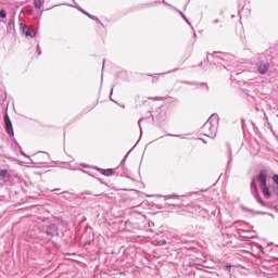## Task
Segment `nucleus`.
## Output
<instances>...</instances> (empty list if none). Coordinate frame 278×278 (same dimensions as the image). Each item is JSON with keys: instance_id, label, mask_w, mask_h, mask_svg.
<instances>
[{"instance_id": "f257e3e1", "label": "nucleus", "mask_w": 278, "mask_h": 278, "mask_svg": "<svg viewBox=\"0 0 278 278\" xmlns=\"http://www.w3.org/2000/svg\"><path fill=\"white\" fill-rule=\"evenodd\" d=\"M271 179L275 186L271 187L270 191V187H268V174H266L265 169L260 170L257 175V181L260 184L261 191L266 199H270L273 194H276V197H278V174H274L271 176Z\"/></svg>"}, {"instance_id": "f03ea898", "label": "nucleus", "mask_w": 278, "mask_h": 278, "mask_svg": "<svg viewBox=\"0 0 278 278\" xmlns=\"http://www.w3.org/2000/svg\"><path fill=\"white\" fill-rule=\"evenodd\" d=\"M218 114H212L211 117L205 122V124L200 128V134L214 140V138H216V135L218 134Z\"/></svg>"}, {"instance_id": "7ed1b4c3", "label": "nucleus", "mask_w": 278, "mask_h": 278, "mask_svg": "<svg viewBox=\"0 0 278 278\" xmlns=\"http://www.w3.org/2000/svg\"><path fill=\"white\" fill-rule=\"evenodd\" d=\"M210 56L213 58V64H219L220 66L225 67L226 71H230L231 73V62L236 59L233 54L223 53V52H214V54L207 55V61L210 62Z\"/></svg>"}, {"instance_id": "20e7f679", "label": "nucleus", "mask_w": 278, "mask_h": 278, "mask_svg": "<svg viewBox=\"0 0 278 278\" xmlns=\"http://www.w3.org/2000/svg\"><path fill=\"white\" fill-rule=\"evenodd\" d=\"M270 64H273L271 55H262L258 62L255 63L256 71L258 75H266L270 70Z\"/></svg>"}, {"instance_id": "39448f33", "label": "nucleus", "mask_w": 278, "mask_h": 278, "mask_svg": "<svg viewBox=\"0 0 278 278\" xmlns=\"http://www.w3.org/2000/svg\"><path fill=\"white\" fill-rule=\"evenodd\" d=\"M136 148L132 147L124 156V159L122 160L119 166H117L115 168V175H117L118 177H129V169L127 168V166H125V163L127 162V157H129V153H131V151H134V149Z\"/></svg>"}, {"instance_id": "423d86ee", "label": "nucleus", "mask_w": 278, "mask_h": 278, "mask_svg": "<svg viewBox=\"0 0 278 278\" xmlns=\"http://www.w3.org/2000/svg\"><path fill=\"white\" fill-rule=\"evenodd\" d=\"M250 190L257 203H260L263 207H270V202L262 200V195H260V190L257 189V182L255 181V178H252L250 182Z\"/></svg>"}, {"instance_id": "0eeeda50", "label": "nucleus", "mask_w": 278, "mask_h": 278, "mask_svg": "<svg viewBox=\"0 0 278 278\" xmlns=\"http://www.w3.org/2000/svg\"><path fill=\"white\" fill-rule=\"evenodd\" d=\"M20 29L22 34H25L27 38H36L38 30L34 27H28L25 23H20Z\"/></svg>"}, {"instance_id": "6e6552de", "label": "nucleus", "mask_w": 278, "mask_h": 278, "mask_svg": "<svg viewBox=\"0 0 278 278\" xmlns=\"http://www.w3.org/2000/svg\"><path fill=\"white\" fill-rule=\"evenodd\" d=\"M59 225H60V222L59 223H50L46 227L47 236H51L52 238H54V236H60Z\"/></svg>"}, {"instance_id": "1a4fd4ad", "label": "nucleus", "mask_w": 278, "mask_h": 278, "mask_svg": "<svg viewBox=\"0 0 278 278\" xmlns=\"http://www.w3.org/2000/svg\"><path fill=\"white\" fill-rule=\"evenodd\" d=\"M4 129L9 136L14 137V126L12 125V119L8 113L4 114Z\"/></svg>"}, {"instance_id": "9d476101", "label": "nucleus", "mask_w": 278, "mask_h": 278, "mask_svg": "<svg viewBox=\"0 0 278 278\" xmlns=\"http://www.w3.org/2000/svg\"><path fill=\"white\" fill-rule=\"evenodd\" d=\"M96 170H99V173H101V175H104L105 177H112V175H116V169L115 168H100V167H96Z\"/></svg>"}, {"instance_id": "9b49d317", "label": "nucleus", "mask_w": 278, "mask_h": 278, "mask_svg": "<svg viewBox=\"0 0 278 278\" xmlns=\"http://www.w3.org/2000/svg\"><path fill=\"white\" fill-rule=\"evenodd\" d=\"M227 147V153H228V164H227V169L231 168V162H233V155L231 152V144L226 143Z\"/></svg>"}, {"instance_id": "f8f14e48", "label": "nucleus", "mask_w": 278, "mask_h": 278, "mask_svg": "<svg viewBox=\"0 0 278 278\" xmlns=\"http://www.w3.org/2000/svg\"><path fill=\"white\" fill-rule=\"evenodd\" d=\"M15 21H16V13H13L12 16H10V20L7 26V31H12V29H14Z\"/></svg>"}, {"instance_id": "ddd939ff", "label": "nucleus", "mask_w": 278, "mask_h": 278, "mask_svg": "<svg viewBox=\"0 0 278 278\" xmlns=\"http://www.w3.org/2000/svg\"><path fill=\"white\" fill-rule=\"evenodd\" d=\"M160 3H162V1H153V2H149V3H143L139 5V10H146L147 8H155V5H160Z\"/></svg>"}, {"instance_id": "4468645a", "label": "nucleus", "mask_w": 278, "mask_h": 278, "mask_svg": "<svg viewBox=\"0 0 278 278\" xmlns=\"http://www.w3.org/2000/svg\"><path fill=\"white\" fill-rule=\"evenodd\" d=\"M0 179L2 181H8L10 179V172L8 169H0Z\"/></svg>"}, {"instance_id": "2eb2a0df", "label": "nucleus", "mask_w": 278, "mask_h": 278, "mask_svg": "<svg viewBox=\"0 0 278 278\" xmlns=\"http://www.w3.org/2000/svg\"><path fill=\"white\" fill-rule=\"evenodd\" d=\"M162 3L164 5H167V8H172L173 10H175L176 12H178L179 16H181V18L186 20V14H184V12H181L180 10L176 9L175 7H173L172 4L167 3L166 0H163Z\"/></svg>"}, {"instance_id": "dca6fc26", "label": "nucleus", "mask_w": 278, "mask_h": 278, "mask_svg": "<svg viewBox=\"0 0 278 278\" xmlns=\"http://www.w3.org/2000/svg\"><path fill=\"white\" fill-rule=\"evenodd\" d=\"M248 212H250L251 214H260V215H263V216H274L273 214L268 213V212H264V211H254V210H251V208H245Z\"/></svg>"}, {"instance_id": "f3484780", "label": "nucleus", "mask_w": 278, "mask_h": 278, "mask_svg": "<svg viewBox=\"0 0 278 278\" xmlns=\"http://www.w3.org/2000/svg\"><path fill=\"white\" fill-rule=\"evenodd\" d=\"M261 114H263L264 116L263 121H265L266 127H273V125H270V122H268V116L266 115V112H264V110H261Z\"/></svg>"}, {"instance_id": "a211bd4d", "label": "nucleus", "mask_w": 278, "mask_h": 278, "mask_svg": "<svg viewBox=\"0 0 278 278\" xmlns=\"http://www.w3.org/2000/svg\"><path fill=\"white\" fill-rule=\"evenodd\" d=\"M34 7L36 10H40L42 8V0H34Z\"/></svg>"}, {"instance_id": "6ab92c4d", "label": "nucleus", "mask_w": 278, "mask_h": 278, "mask_svg": "<svg viewBox=\"0 0 278 278\" xmlns=\"http://www.w3.org/2000/svg\"><path fill=\"white\" fill-rule=\"evenodd\" d=\"M181 84H186L187 86H199V83L197 81L182 80Z\"/></svg>"}, {"instance_id": "aec40b11", "label": "nucleus", "mask_w": 278, "mask_h": 278, "mask_svg": "<svg viewBox=\"0 0 278 278\" xmlns=\"http://www.w3.org/2000/svg\"><path fill=\"white\" fill-rule=\"evenodd\" d=\"M0 18H8V12L5 11V9L0 10Z\"/></svg>"}, {"instance_id": "412c9836", "label": "nucleus", "mask_w": 278, "mask_h": 278, "mask_svg": "<svg viewBox=\"0 0 278 278\" xmlns=\"http://www.w3.org/2000/svg\"><path fill=\"white\" fill-rule=\"evenodd\" d=\"M89 18H91V21H96L97 23H99L102 27H105L103 25V23H101V21H99V17L94 16V15H89Z\"/></svg>"}, {"instance_id": "4be33fe9", "label": "nucleus", "mask_w": 278, "mask_h": 278, "mask_svg": "<svg viewBox=\"0 0 278 278\" xmlns=\"http://www.w3.org/2000/svg\"><path fill=\"white\" fill-rule=\"evenodd\" d=\"M74 4H67L64 3V5H70V8H75L77 10V8H79V4H77V2L75 0H72Z\"/></svg>"}, {"instance_id": "5701e85b", "label": "nucleus", "mask_w": 278, "mask_h": 278, "mask_svg": "<svg viewBox=\"0 0 278 278\" xmlns=\"http://www.w3.org/2000/svg\"><path fill=\"white\" fill-rule=\"evenodd\" d=\"M201 216H203V218H205L206 216H208L210 212L207 210H201L200 212Z\"/></svg>"}, {"instance_id": "b1692460", "label": "nucleus", "mask_w": 278, "mask_h": 278, "mask_svg": "<svg viewBox=\"0 0 278 278\" xmlns=\"http://www.w3.org/2000/svg\"><path fill=\"white\" fill-rule=\"evenodd\" d=\"M16 146H17L18 149H20L21 155H24V157H27V154L24 153L23 148L21 147V144H18V142H16Z\"/></svg>"}, {"instance_id": "393cba45", "label": "nucleus", "mask_w": 278, "mask_h": 278, "mask_svg": "<svg viewBox=\"0 0 278 278\" xmlns=\"http://www.w3.org/2000/svg\"><path fill=\"white\" fill-rule=\"evenodd\" d=\"M165 199H166V200H168V199H179V195H177V194H170V195H166Z\"/></svg>"}, {"instance_id": "a878e982", "label": "nucleus", "mask_w": 278, "mask_h": 278, "mask_svg": "<svg viewBox=\"0 0 278 278\" xmlns=\"http://www.w3.org/2000/svg\"><path fill=\"white\" fill-rule=\"evenodd\" d=\"M78 12H81V14H88V11L81 9V7H76Z\"/></svg>"}, {"instance_id": "bb28decb", "label": "nucleus", "mask_w": 278, "mask_h": 278, "mask_svg": "<svg viewBox=\"0 0 278 278\" xmlns=\"http://www.w3.org/2000/svg\"><path fill=\"white\" fill-rule=\"evenodd\" d=\"M83 173H86V175H89L90 177H94V175L92 174L91 170H85V169H81Z\"/></svg>"}, {"instance_id": "cd10ccee", "label": "nucleus", "mask_w": 278, "mask_h": 278, "mask_svg": "<svg viewBox=\"0 0 278 278\" xmlns=\"http://www.w3.org/2000/svg\"><path fill=\"white\" fill-rule=\"evenodd\" d=\"M175 71H177V68L170 70V71L165 72V73H160L159 75H168L169 73H175Z\"/></svg>"}, {"instance_id": "c85d7f7f", "label": "nucleus", "mask_w": 278, "mask_h": 278, "mask_svg": "<svg viewBox=\"0 0 278 278\" xmlns=\"http://www.w3.org/2000/svg\"><path fill=\"white\" fill-rule=\"evenodd\" d=\"M152 99L153 101H164V98L162 97H154V98H149Z\"/></svg>"}, {"instance_id": "c756f323", "label": "nucleus", "mask_w": 278, "mask_h": 278, "mask_svg": "<svg viewBox=\"0 0 278 278\" xmlns=\"http://www.w3.org/2000/svg\"><path fill=\"white\" fill-rule=\"evenodd\" d=\"M170 138H182V135H173V134H167Z\"/></svg>"}, {"instance_id": "7c9ffc66", "label": "nucleus", "mask_w": 278, "mask_h": 278, "mask_svg": "<svg viewBox=\"0 0 278 278\" xmlns=\"http://www.w3.org/2000/svg\"><path fill=\"white\" fill-rule=\"evenodd\" d=\"M37 53L38 55H42V49H40V45H37Z\"/></svg>"}, {"instance_id": "2f4dec72", "label": "nucleus", "mask_w": 278, "mask_h": 278, "mask_svg": "<svg viewBox=\"0 0 278 278\" xmlns=\"http://www.w3.org/2000/svg\"><path fill=\"white\" fill-rule=\"evenodd\" d=\"M142 118H140L139 121H138V125H139V127H140V131H141V134H142Z\"/></svg>"}, {"instance_id": "473e14b6", "label": "nucleus", "mask_w": 278, "mask_h": 278, "mask_svg": "<svg viewBox=\"0 0 278 278\" xmlns=\"http://www.w3.org/2000/svg\"><path fill=\"white\" fill-rule=\"evenodd\" d=\"M245 121H244V118H241V127H242V129H244V127H245Z\"/></svg>"}, {"instance_id": "72a5a7b5", "label": "nucleus", "mask_w": 278, "mask_h": 278, "mask_svg": "<svg viewBox=\"0 0 278 278\" xmlns=\"http://www.w3.org/2000/svg\"><path fill=\"white\" fill-rule=\"evenodd\" d=\"M192 194H199V192H189L188 194H185L182 197H192Z\"/></svg>"}, {"instance_id": "f704fd0d", "label": "nucleus", "mask_w": 278, "mask_h": 278, "mask_svg": "<svg viewBox=\"0 0 278 278\" xmlns=\"http://www.w3.org/2000/svg\"><path fill=\"white\" fill-rule=\"evenodd\" d=\"M248 97H249L248 100H249L250 102L255 101V97H253V96H248Z\"/></svg>"}, {"instance_id": "c9c22d12", "label": "nucleus", "mask_w": 278, "mask_h": 278, "mask_svg": "<svg viewBox=\"0 0 278 278\" xmlns=\"http://www.w3.org/2000/svg\"><path fill=\"white\" fill-rule=\"evenodd\" d=\"M187 25H190L191 29L194 31V26H192V23H190V21L187 22Z\"/></svg>"}, {"instance_id": "e433bc0d", "label": "nucleus", "mask_w": 278, "mask_h": 278, "mask_svg": "<svg viewBox=\"0 0 278 278\" xmlns=\"http://www.w3.org/2000/svg\"><path fill=\"white\" fill-rule=\"evenodd\" d=\"M200 86H205L206 90H210V87L206 85V83H202V84H200Z\"/></svg>"}, {"instance_id": "4c0bfd02", "label": "nucleus", "mask_w": 278, "mask_h": 278, "mask_svg": "<svg viewBox=\"0 0 278 278\" xmlns=\"http://www.w3.org/2000/svg\"><path fill=\"white\" fill-rule=\"evenodd\" d=\"M216 23H220V20L216 18L213 21V25H216Z\"/></svg>"}, {"instance_id": "58836bf2", "label": "nucleus", "mask_w": 278, "mask_h": 278, "mask_svg": "<svg viewBox=\"0 0 278 278\" xmlns=\"http://www.w3.org/2000/svg\"><path fill=\"white\" fill-rule=\"evenodd\" d=\"M254 111H255V112H260V106L254 105Z\"/></svg>"}, {"instance_id": "ea45409f", "label": "nucleus", "mask_w": 278, "mask_h": 278, "mask_svg": "<svg viewBox=\"0 0 278 278\" xmlns=\"http://www.w3.org/2000/svg\"><path fill=\"white\" fill-rule=\"evenodd\" d=\"M199 140H202V142H203L204 144H207V141H206L205 139L199 138Z\"/></svg>"}, {"instance_id": "a19ab883", "label": "nucleus", "mask_w": 278, "mask_h": 278, "mask_svg": "<svg viewBox=\"0 0 278 278\" xmlns=\"http://www.w3.org/2000/svg\"><path fill=\"white\" fill-rule=\"evenodd\" d=\"M85 16H88V18H90V16H92V14L87 12V14H85Z\"/></svg>"}, {"instance_id": "79ce46f5", "label": "nucleus", "mask_w": 278, "mask_h": 278, "mask_svg": "<svg viewBox=\"0 0 278 278\" xmlns=\"http://www.w3.org/2000/svg\"><path fill=\"white\" fill-rule=\"evenodd\" d=\"M105 68V60H103V63H102V70Z\"/></svg>"}, {"instance_id": "37998d69", "label": "nucleus", "mask_w": 278, "mask_h": 278, "mask_svg": "<svg viewBox=\"0 0 278 278\" xmlns=\"http://www.w3.org/2000/svg\"><path fill=\"white\" fill-rule=\"evenodd\" d=\"M80 166H84V168H88V165L86 164H80Z\"/></svg>"}, {"instance_id": "c03bdc74", "label": "nucleus", "mask_w": 278, "mask_h": 278, "mask_svg": "<svg viewBox=\"0 0 278 278\" xmlns=\"http://www.w3.org/2000/svg\"><path fill=\"white\" fill-rule=\"evenodd\" d=\"M60 189H53L52 192H58Z\"/></svg>"}, {"instance_id": "a18cd8bd", "label": "nucleus", "mask_w": 278, "mask_h": 278, "mask_svg": "<svg viewBox=\"0 0 278 278\" xmlns=\"http://www.w3.org/2000/svg\"><path fill=\"white\" fill-rule=\"evenodd\" d=\"M62 194H68V191H63Z\"/></svg>"}, {"instance_id": "49530a36", "label": "nucleus", "mask_w": 278, "mask_h": 278, "mask_svg": "<svg viewBox=\"0 0 278 278\" xmlns=\"http://www.w3.org/2000/svg\"><path fill=\"white\" fill-rule=\"evenodd\" d=\"M184 21H185V23H188L189 20H188V17H186V20H184Z\"/></svg>"}, {"instance_id": "de8ad7c7", "label": "nucleus", "mask_w": 278, "mask_h": 278, "mask_svg": "<svg viewBox=\"0 0 278 278\" xmlns=\"http://www.w3.org/2000/svg\"><path fill=\"white\" fill-rule=\"evenodd\" d=\"M114 92V88L111 89V94Z\"/></svg>"}, {"instance_id": "09e8293b", "label": "nucleus", "mask_w": 278, "mask_h": 278, "mask_svg": "<svg viewBox=\"0 0 278 278\" xmlns=\"http://www.w3.org/2000/svg\"><path fill=\"white\" fill-rule=\"evenodd\" d=\"M253 128L255 129V123L252 122Z\"/></svg>"}, {"instance_id": "8fccbe9b", "label": "nucleus", "mask_w": 278, "mask_h": 278, "mask_svg": "<svg viewBox=\"0 0 278 278\" xmlns=\"http://www.w3.org/2000/svg\"><path fill=\"white\" fill-rule=\"evenodd\" d=\"M100 184H103V180L99 179Z\"/></svg>"}, {"instance_id": "3c124183", "label": "nucleus", "mask_w": 278, "mask_h": 278, "mask_svg": "<svg viewBox=\"0 0 278 278\" xmlns=\"http://www.w3.org/2000/svg\"><path fill=\"white\" fill-rule=\"evenodd\" d=\"M100 184H103V180L99 179Z\"/></svg>"}, {"instance_id": "603ef678", "label": "nucleus", "mask_w": 278, "mask_h": 278, "mask_svg": "<svg viewBox=\"0 0 278 278\" xmlns=\"http://www.w3.org/2000/svg\"><path fill=\"white\" fill-rule=\"evenodd\" d=\"M100 184H103V180L99 179Z\"/></svg>"}, {"instance_id": "864d4df0", "label": "nucleus", "mask_w": 278, "mask_h": 278, "mask_svg": "<svg viewBox=\"0 0 278 278\" xmlns=\"http://www.w3.org/2000/svg\"><path fill=\"white\" fill-rule=\"evenodd\" d=\"M193 36L197 37V33H193Z\"/></svg>"}, {"instance_id": "5fc2aeb1", "label": "nucleus", "mask_w": 278, "mask_h": 278, "mask_svg": "<svg viewBox=\"0 0 278 278\" xmlns=\"http://www.w3.org/2000/svg\"><path fill=\"white\" fill-rule=\"evenodd\" d=\"M64 199H68V197H67V195H64Z\"/></svg>"}, {"instance_id": "6e6d98bb", "label": "nucleus", "mask_w": 278, "mask_h": 278, "mask_svg": "<svg viewBox=\"0 0 278 278\" xmlns=\"http://www.w3.org/2000/svg\"><path fill=\"white\" fill-rule=\"evenodd\" d=\"M172 205H177V204H175V203H172Z\"/></svg>"}, {"instance_id": "4d7b16f0", "label": "nucleus", "mask_w": 278, "mask_h": 278, "mask_svg": "<svg viewBox=\"0 0 278 278\" xmlns=\"http://www.w3.org/2000/svg\"><path fill=\"white\" fill-rule=\"evenodd\" d=\"M111 101H114V100L111 98Z\"/></svg>"}]
</instances>
